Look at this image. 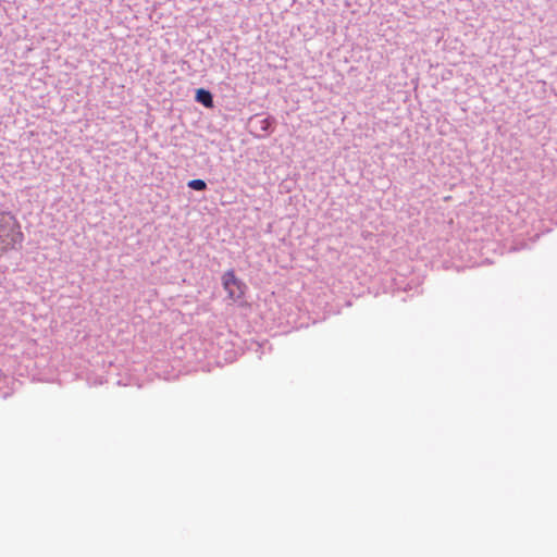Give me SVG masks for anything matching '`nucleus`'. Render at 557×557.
<instances>
[{"label": "nucleus", "instance_id": "obj_5", "mask_svg": "<svg viewBox=\"0 0 557 557\" xmlns=\"http://www.w3.org/2000/svg\"><path fill=\"white\" fill-rule=\"evenodd\" d=\"M23 233L21 231L17 232L16 234V239L21 243L23 240Z\"/></svg>", "mask_w": 557, "mask_h": 557}, {"label": "nucleus", "instance_id": "obj_2", "mask_svg": "<svg viewBox=\"0 0 557 557\" xmlns=\"http://www.w3.org/2000/svg\"><path fill=\"white\" fill-rule=\"evenodd\" d=\"M196 101L203 104L206 108H212L213 107V98L210 91L199 88L196 91L195 96Z\"/></svg>", "mask_w": 557, "mask_h": 557}, {"label": "nucleus", "instance_id": "obj_1", "mask_svg": "<svg viewBox=\"0 0 557 557\" xmlns=\"http://www.w3.org/2000/svg\"><path fill=\"white\" fill-rule=\"evenodd\" d=\"M222 285L227 298L233 302L242 300L247 290L246 284L236 276L233 270H228L222 275Z\"/></svg>", "mask_w": 557, "mask_h": 557}, {"label": "nucleus", "instance_id": "obj_3", "mask_svg": "<svg viewBox=\"0 0 557 557\" xmlns=\"http://www.w3.org/2000/svg\"><path fill=\"white\" fill-rule=\"evenodd\" d=\"M188 187L195 190H205L207 188V184L203 180H191L188 182Z\"/></svg>", "mask_w": 557, "mask_h": 557}, {"label": "nucleus", "instance_id": "obj_4", "mask_svg": "<svg viewBox=\"0 0 557 557\" xmlns=\"http://www.w3.org/2000/svg\"><path fill=\"white\" fill-rule=\"evenodd\" d=\"M7 220H12L18 226V223L13 215L8 212L0 211V226H2Z\"/></svg>", "mask_w": 557, "mask_h": 557}]
</instances>
